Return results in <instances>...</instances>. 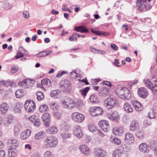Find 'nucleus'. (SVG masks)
<instances>
[{
	"mask_svg": "<svg viewBox=\"0 0 157 157\" xmlns=\"http://www.w3.org/2000/svg\"><path fill=\"white\" fill-rule=\"evenodd\" d=\"M44 142L48 147H52L56 146L58 143L57 138L53 136H48L44 140Z\"/></svg>",
	"mask_w": 157,
	"mask_h": 157,
	"instance_id": "1",
	"label": "nucleus"
},
{
	"mask_svg": "<svg viewBox=\"0 0 157 157\" xmlns=\"http://www.w3.org/2000/svg\"><path fill=\"white\" fill-rule=\"evenodd\" d=\"M71 86L70 82L66 79L61 81L59 84V88L64 92L69 93L71 90Z\"/></svg>",
	"mask_w": 157,
	"mask_h": 157,
	"instance_id": "2",
	"label": "nucleus"
},
{
	"mask_svg": "<svg viewBox=\"0 0 157 157\" xmlns=\"http://www.w3.org/2000/svg\"><path fill=\"white\" fill-rule=\"evenodd\" d=\"M26 111L29 113H32L36 109V104L32 100H27L24 105Z\"/></svg>",
	"mask_w": 157,
	"mask_h": 157,
	"instance_id": "3",
	"label": "nucleus"
},
{
	"mask_svg": "<svg viewBox=\"0 0 157 157\" xmlns=\"http://www.w3.org/2000/svg\"><path fill=\"white\" fill-rule=\"evenodd\" d=\"M118 104L117 101L115 98H109L105 101L106 107L108 110L114 108Z\"/></svg>",
	"mask_w": 157,
	"mask_h": 157,
	"instance_id": "4",
	"label": "nucleus"
},
{
	"mask_svg": "<svg viewBox=\"0 0 157 157\" xmlns=\"http://www.w3.org/2000/svg\"><path fill=\"white\" fill-rule=\"evenodd\" d=\"M61 103L64 107L69 109H71L75 106V102L70 98H66L65 99L62 101Z\"/></svg>",
	"mask_w": 157,
	"mask_h": 157,
	"instance_id": "5",
	"label": "nucleus"
},
{
	"mask_svg": "<svg viewBox=\"0 0 157 157\" xmlns=\"http://www.w3.org/2000/svg\"><path fill=\"white\" fill-rule=\"evenodd\" d=\"M144 82L145 86L148 88H150L154 94L157 92V81L155 80V84L151 83L149 79H144Z\"/></svg>",
	"mask_w": 157,
	"mask_h": 157,
	"instance_id": "6",
	"label": "nucleus"
},
{
	"mask_svg": "<svg viewBox=\"0 0 157 157\" xmlns=\"http://www.w3.org/2000/svg\"><path fill=\"white\" fill-rule=\"evenodd\" d=\"M90 113L93 116H98L103 114V111L99 107H91L90 109Z\"/></svg>",
	"mask_w": 157,
	"mask_h": 157,
	"instance_id": "7",
	"label": "nucleus"
},
{
	"mask_svg": "<svg viewBox=\"0 0 157 157\" xmlns=\"http://www.w3.org/2000/svg\"><path fill=\"white\" fill-rule=\"evenodd\" d=\"M73 120L75 122L81 123L84 119V116L82 114L78 112L73 113L72 114Z\"/></svg>",
	"mask_w": 157,
	"mask_h": 157,
	"instance_id": "8",
	"label": "nucleus"
},
{
	"mask_svg": "<svg viewBox=\"0 0 157 157\" xmlns=\"http://www.w3.org/2000/svg\"><path fill=\"white\" fill-rule=\"evenodd\" d=\"M7 143L9 146L10 148L12 150H15L17 148L19 143L18 141L16 139H12L8 140Z\"/></svg>",
	"mask_w": 157,
	"mask_h": 157,
	"instance_id": "9",
	"label": "nucleus"
},
{
	"mask_svg": "<svg viewBox=\"0 0 157 157\" xmlns=\"http://www.w3.org/2000/svg\"><path fill=\"white\" fill-rule=\"evenodd\" d=\"M137 93L140 98H145L148 95V92L147 89L144 87H140L138 89Z\"/></svg>",
	"mask_w": 157,
	"mask_h": 157,
	"instance_id": "10",
	"label": "nucleus"
},
{
	"mask_svg": "<svg viewBox=\"0 0 157 157\" xmlns=\"http://www.w3.org/2000/svg\"><path fill=\"white\" fill-rule=\"evenodd\" d=\"M98 125L101 129L104 132H106L109 129V124L106 121L103 120L98 123Z\"/></svg>",
	"mask_w": 157,
	"mask_h": 157,
	"instance_id": "11",
	"label": "nucleus"
},
{
	"mask_svg": "<svg viewBox=\"0 0 157 157\" xmlns=\"http://www.w3.org/2000/svg\"><path fill=\"white\" fill-rule=\"evenodd\" d=\"M51 118V115L49 113H44L41 117L44 124L47 127L50 125Z\"/></svg>",
	"mask_w": 157,
	"mask_h": 157,
	"instance_id": "12",
	"label": "nucleus"
},
{
	"mask_svg": "<svg viewBox=\"0 0 157 157\" xmlns=\"http://www.w3.org/2000/svg\"><path fill=\"white\" fill-rule=\"evenodd\" d=\"M29 119L33 123L34 126L36 127L39 126L41 124L40 119L35 115L30 116L29 118Z\"/></svg>",
	"mask_w": 157,
	"mask_h": 157,
	"instance_id": "13",
	"label": "nucleus"
},
{
	"mask_svg": "<svg viewBox=\"0 0 157 157\" xmlns=\"http://www.w3.org/2000/svg\"><path fill=\"white\" fill-rule=\"evenodd\" d=\"M74 133L78 138H81L83 136L81 127L79 125H75L74 126Z\"/></svg>",
	"mask_w": 157,
	"mask_h": 157,
	"instance_id": "14",
	"label": "nucleus"
},
{
	"mask_svg": "<svg viewBox=\"0 0 157 157\" xmlns=\"http://www.w3.org/2000/svg\"><path fill=\"white\" fill-rule=\"evenodd\" d=\"M107 116L110 120L113 121H118L120 117L118 113L116 111H114L112 114L107 113Z\"/></svg>",
	"mask_w": 157,
	"mask_h": 157,
	"instance_id": "15",
	"label": "nucleus"
},
{
	"mask_svg": "<svg viewBox=\"0 0 157 157\" xmlns=\"http://www.w3.org/2000/svg\"><path fill=\"white\" fill-rule=\"evenodd\" d=\"M95 157H106V152L104 150L98 148L94 151Z\"/></svg>",
	"mask_w": 157,
	"mask_h": 157,
	"instance_id": "16",
	"label": "nucleus"
},
{
	"mask_svg": "<svg viewBox=\"0 0 157 157\" xmlns=\"http://www.w3.org/2000/svg\"><path fill=\"white\" fill-rule=\"evenodd\" d=\"M132 103L136 111H140L143 110V106L138 101H132Z\"/></svg>",
	"mask_w": 157,
	"mask_h": 157,
	"instance_id": "17",
	"label": "nucleus"
},
{
	"mask_svg": "<svg viewBox=\"0 0 157 157\" xmlns=\"http://www.w3.org/2000/svg\"><path fill=\"white\" fill-rule=\"evenodd\" d=\"M9 108L8 104L6 102H3L0 105V111L2 114H4L7 112Z\"/></svg>",
	"mask_w": 157,
	"mask_h": 157,
	"instance_id": "18",
	"label": "nucleus"
},
{
	"mask_svg": "<svg viewBox=\"0 0 157 157\" xmlns=\"http://www.w3.org/2000/svg\"><path fill=\"white\" fill-rule=\"evenodd\" d=\"M114 135L121 136L124 133V128L121 127H114L113 129Z\"/></svg>",
	"mask_w": 157,
	"mask_h": 157,
	"instance_id": "19",
	"label": "nucleus"
},
{
	"mask_svg": "<svg viewBox=\"0 0 157 157\" xmlns=\"http://www.w3.org/2000/svg\"><path fill=\"white\" fill-rule=\"evenodd\" d=\"M73 30L80 33H88L89 32V29L83 26H75Z\"/></svg>",
	"mask_w": 157,
	"mask_h": 157,
	"instance_id": "20",
	"label": "nucleus"
},
{
	"mask_svg": "<svg viewBox=\"0 0 157 157\" xmlns=\"http://www.w3.org/2000/svg\"><path fill=\"white\" fill-rule=\"evenodd\" d=\"M31 131L29 129L25 130L22 132L20 135V138L22 140H26L30 135Z\"/></svg>",
	"mask_w": 157,
	"mask_h": 157,
	"instance_id": "21",
	"label": "nucleus"
},
{
	"mask_svg": "<svg viewBox=\"0 0 157 157\" xmlns=\"http://www.w3.org/2000/svg\"><path fill=\"white\" fill-rule=\"evenodd\" d=\"M139 124L138 122L136 120L132 121L130 127V129L132 131H134L139 128Z\"/></svg>",
	"mask_w": 157,
	"mask_h": 157,
	"instance_id": "22",
	"label": "nucleus"
},
{
	"mask_svg": "<svg viewBox=\"0 0 157 157\" xmlns=\"http://www.w3.org/2000/svg\"><path fill=\"white\" fill-rule=\"evenodd\" d=\"M79 149L81 152L86 155L90 154V151L88 147L85 145H82L80 146Z\"/></svg>",
	"mask_w": 157,
	"mask_h": 157,
	"instance_id": "23",
	"label": "nucleus"
},
{
	"mask_svg": "<svg viewBox=\"0 0 157 157\" xmlns=\"http://www.w3.org/2000/svg\"><path fill=\"white\" fill-rule=\"evenodd\" d=\"M125 88V87H123L120 89H118L116 90V95L122 99L124 100V95Z\"/></svg>",
	"mask_w": 157,
	"mask_h": 157,
	"instance_id": "24",
	"label": "nucleus"
},
{
	"mask_svg": "<svg viewBox=\"0 0 157 157\" xmlns=\"http://www.w3.org/2000/svg\"><path fill=\"white\" fill-rule=\"evenodd\" d=\"M61 92L59 90H53L51 91L50 95L52 97L58 98L61 96Z\"/></svg>",
	"mask_w": 157,
	"mask_h": 157,
	"instance_id": "25",
	"label": "nucleus"
},
{
	"mask_svg": "<svg viewBox=\"0 0 157 157\" xmlns=\"http://www.w3.org/2000/svg\"><path fill=\"white\" fill-rule=\"evenodd\" d=\"M52 52V50L42 51L36 55V56L39 57H43L48 56L51 54Z\"/></svg>",
	"mask_w": 157,
	"mask_h": 157,
	"instance_id": "26",
	"label": "nucleus"
},
{
	"mask_svg": "<svg viewBox=\"0 0 157 157\" xmlns=\"http://www.w3.org/2000/svg\"><path fill=\"white\" fill-rule=\"evenodd\" d=\"M90 31L93 33L97 36L104 35L107 36L109 34V33L107 32L102 31H99L94 30L93 28H91Z\"/></svg>",
	"mask_w": 157,
	"mask_h": 157,
	"instance_id": "27",
	"label": "nucleus"
},
{
	"mask_svg": "<svg viewBox=\"0 0 157 157\" xmlns=\"http://www.w3.org/2000/svg\"><path fill=\"white\" fill-rule=\"evenodd\" d=\"M147 145L145 143H142L140 144L139 147L140 150L144 153H148L149 150L147 148Z\"/></svg>",
	"mask_w": 157,
	"mask_h": 157,
	"instance_id": "28",
	"label": "nucleus"
},
{
	"mask_svg": "<svg viewBox=\"0 0 157 157\" xmlns=\"http://www.w3.org/2000/svg\"><path fill=\"white\" fill-rule=\"evenodd\" d=\"M42 85H45L46 87L49 88L52 86V84L50 80L48 78H45L41 81Z\"/></svg>",
	"mask_w": 157,
	"mask_h": 157,
	"instance_id": "29",
	"label": "nucleus"
},
{
	"mask_svg": "<svg viewBox=\"0 0 157 157\" xmlns=\"http://www.w3.org/2000/svg\"><path fill=\"white\" fill-rule=\"evenodd\" d=\"M109 93V89L106 87L101 88L98 92L99 95L102 96H105L108 95Z\"/></svg>",
	"mask_w": 157,
	"mask_h": 157,
	"instance_id": "30",
	"label": "nucleus"
},
{
	"mask_svg": "<svg viewBox=\"0 0 157 157\" xmlns=\"http://www.w3.org/2000/svg\"><path fill=\"white\" fill-rule=\"evenodd\" d=\"M134 137L133 135L130 133H126L125 135L124 139V141L126 142H129L130 141H133L134 140Z\"/></svg>",
	"mask_w": 157,
	"mask_h": 157,
	"instance_id": "31",
	"label": "nucleus"
},
{
	"mask_svg": "<svg viewBox=\"0 0 157 157\" xmlns=\"http://www.w3.org/2000/svg\"><path fill=\"white\" fill-rule=\"evenodd\" d=\"M57 129L55 126H51L46 130L47 133L51 134H55L57 132Z\"/></svg>",
	"mask_w": 157,
	"mask_h": 157,
	"instance_id": "32",
	"label": "nucleus"
},
{
	"mask_svg": "<svg viewBox=\"0 0 157 157\" xmlns=\"http://www.w3.org/2000/svg\"><path fill=\"white\" fill-rule=\"evenodd\" d=\"M124 110L128 113L132 112L133 109L131 105L128 102H126L124 105Z\"/></svg>",
	"mask_w": 157,
	"mask_h": 157,
	"instance_id": "33",
	"label": "nucleus"
},
{
	"mask_svg": "<svg viewBox=\"0 0 157 157\" xmlns=\"http://www.w3.org/2000/svg\"><path fill=\"white\" fill-rule=\"evenodd\" d=\"M23 106V105L20 102L16 103L14 108V111L16 113H20L21 112V109Z\"/></svg>",
	"mask_w": 157,
	"mask_h": 157,
	"instance_id": "34",
	"label": "nucleus"
},
{
	"mask_svg": "<svg viewBox=\"0 0 157 157\" xmlns=\"http://www.w3.org/2000/svg\"><path fill=\"white\" fill-rule=\"evenodd\" d=\"M90 102L93 104L98 103L99 102L98 97L94 94H92L90 95Z\"/></svg>",
	"mask_w": 157,
	"mask_h": 157,
	"instance_id": "35",
	"label": "nucleus"
},
{
	"mask_svg": "<svg viewBox=\"0 0 157 157\" xmlns=\"http://www.w3.org/2000/svg\"><path fill=\"white\" fill-rule=\"evenodd\" d=\"M45 136V134L43 131H42L36 133L35 135L36 139L40 140L44 138Z\"/></svg>",
	"mask_w": 157,
	"mask_h": 157,
	"instance_id": "36",
	"label": "nucleus"
},
{
	"mask_svg": "<svg viewBox=\"0 0 157 157\" xmlns=\"http://www.w3.org/2000/svg\"><path fill=\"white\" fill-rule=\"evenodd\" d=\"M125 89V90L124 95V100H127L130 98L131 97V94L130 90L127 88H126Z\"/></svg>",
	"mask_w": 157,
	"mask_h": 157,
	"instance_id": "37",
	"label": "nucleus"
},
{
	"mask_svg": "<svg viewBox=\"0 0 157 157\" xmlns=\"http://www.w3.org/2000/svg\"><path fill=\"white\" fill-rule=\"evenodd\" d=\"M122 152L120 149H117L114 151L112 154L113 157H120L121 156Z\"/></svg>",
	"mask_w": 157,
	"mask_h": 157,
	"instance_id": "38",
	"label": "nucleus"
},
{
	"mask_svg": "<svg viewBox=\"0 0 157 157\" xmlns=\"http://www.w3.org/2000/svg\"><path fill=\"white\" fill-rule=\"evenodd\" d=\"M37 99L39 101L42 100L44 98V94L41 91H39L36 92Z\"/></svg>",
	"mask_w": 157,
	"mask_h": 157,
	"instance_id": "39",
	"label": "nucleus"
},
{
	"mask_svg": "<svg viewBox=\"0 0 157 157\" xmlns=\"http://www.w3.org/2000/svg\"><path fill=\"white\" fill-rule=\"evenodd\" d=\"M15 93L16 97L17 98H20L24 95L23 89H19L16 90Z\"/></svg>",
	"mask_w": 157,
	"mask_h": 157,
	"instance_id": "40",
	"label": "nucleus"
},
{
	"mask_svg": "<svg viewBox=\"0 0 157 157\" xmlns=\"http://www.w3.org/2000/svg\"><path fill=\"white\" fill-rule=\"evenodd\" d=\"M48 105L45 104L41 105L39 108V111L42 113H44L46 111H48Z\"/></svg>",
	"mask_w": 157,
	"mask_h": 157,
	"instance_id": "41",
	"label": "nucleus"
},
{
	"mask_svg": "<svg viewBox=\"0 0 157 157\" xmlns=\"http://www.w3.org/2000/svg\"><path fill=\"white\" fill-rule=\"evenodd\" d=\"M87 127L89 131L92 132H96L97 130V127L94 124H89Z\"/></svg>",
	"mask_w": 157,
	"mask_h": 157,
	"instance_id": "42",
	"label": "nucleus"
},
{
	"mask_svg": "<svg viewBox=\"0 0 157 157\" xmlns=\"http://www.w3.org/2000/svg\"><path fill=\"white\" fill-rule=\"evenodd\" d=\"M21 128V126L20 124L17 123L15 125L14 132L15 135L17 134L20 132Z\"/></svg>",
	"mask_w": 157,
	"mask_h": 157,
	"instance_id": "43",
	"label": "nucleus"
},
{
	"mask_svg": "<svg viewBox=\"0 0 157 157\" xmlns=\"http://www.w3.org/2000/svg\"><path fill=\"white\" fill-rule=\"evenodd\" d=\"M90 90V87L88 86L86 87L84 89H82L80 90V92L81 94L83 96H86V94Z\"/></svg>",
	"mask_w": 157,
	"mask_h": 157,
	"instance_id": "44",
	"label": "nucleus"
},
{
	"mask_svg": "<svg viewBox=\"0 0 157 157\" xmlns=\"http://www.w3.org/2000/svg\"><path fill=\"white\" fill-rule=\"evenodd\" d=\"M50 108L53 110H56L59 108V106L58 104L55 102L52 103L50 104Z\"/></svg>",
	"mask_w": 157,
	"mask_h": 157,
	"instance_id": "45",
	"label": "nucleus"
},
{
	"mask_svg": "<svg viewBox=\"0 0 157 157\" xmlns=\"http://www.w3.org/2000/svg\"><path fill=\"white\" fill-rule=\"evenodd\" d=\"M62 138L64 139H67L70 138L71 136V134L67 132H63L61 135Z\"/></svg>",
	"mask_w": 157,
	"mask_h": 157,
	"instance_id": "46",
	"label": "nucleus"
},
{
	"mask_svg": "<svg viewBox=\"0 0 157 157\" xmlns=\"http://www.w3.org/2000/svg\"><path fill=\"white\" fill-rule=\"evenodd\" d=\"M77 36L76 33H74L72 34L71 36H70L69 37L68 39L70 41H74L75 40L77 41Z\"/></svg>",
	"mask_w": 157,
	"mask_h": 157,
	"instance_id": "47",
	"label": "nucleus"
},
{
	"mask_svg": "<svg viewBox=\"0 0 157 157\" xmlns=\"http://www.w3.org/2000/svg\"><path fill=\"white\" fill-rule=\"evenodd\" d=\"M2 84L4 86H12L13 85H16L15 83L10 81H3L2 82Z\"/></svg>",
	"mask_w": 157,
	"mask_h": 157,
	"instance_id": "48",
	"label": "nucleus"
},
{
	"mask_svg": "<svg viewBox=\"0 0 157 157\" xmlns=\"http://www.w3.org/2000/svg\"><path fill=\"white\" fill-rule=\"evenodd\" d=\"M142 10L143 11H146L148 10L151 8V6L148 3L144 4Z\"/></svg>",
	"mask_w": 157,
	"mask_h": 157,
	"instance_id": "49",
	"label": "nucleus"
},
{
	"mask_svg": "<svg viewBox=\"0 0 157 157\" xmlns=\"http://www.w3.org/2000/svg\"><path fill=\"white\" fill-rule=\"evenodd\" d=\"M136 136L138 138L142 139L144 138V134L142 132L138 131L136 133Z\"/></svg>",
	"mask_w": 157,
	"mask_h": 157,
	"instance_id": "50",
	"label": "nucleus"
},
{
	"mask_svg": "<svg viewBox=\"0 0 157 157\" xmlns=\"http://www.w3.org/2000/svg\"><path fill=\"white\" fill-rule=\"evenodd\" d=\"M101 80V79L99 78L92 79L91 80L92 85L93 86L97 85L98 82L100 81Z\"/></svg>",
	"mask_w": 157,
	"mask_h": 157,
	"instance_id": "51",
	"label": "nucleus"
},
{
	"mask_svg": "<svg viewBox=\"0 0 157 157\" xmlns=\"http://www.w3.org/2000/svg\"><path fill=\"white\" fill-rule=\"evenodd\" d=\"M156 115V113L155 110L154 109H152V112L149 113L148 114V116L149 118L151 119H153L155 118Z\"/></svg>",
	"mask_w": 157,
	"mask_h": 157,
	"instance_id": "52",
	"label": "nucleus"
},
{
	"mask_svg": "<svg viewBox=\"0 0 157 157\" xmlns=\"http://www.w3.org/2000/svg\"><path fill=\"white\" fill-rule=\"evenodd\" d=\"M13 117L11 115H9L6 119V122L7 124H10L12 122Z\"/></svg>",
	"mask_w": 157,
	"mask_h": 157,
	"instance_id": "53",
	"label": "nucleus"
},
{
	"mask_svg": "<svg viewBox=\"0 0 157 157\" xmlns=\"http://www.w3.org/2000/svg\"><path fill=\"white\" fill-rule=\"evenodd\" d=\"M27 79H25L19 82L18 83V85L21 86H24L27 85Z\"/></svg>",
	"mask_w": 157,
	"mask_h": 157,
	"instance_id": "54",
	"label": "nucleus"
},
{
	"mask_svg": "<svg viewBox=\"0 0 157 157\" xmlns=\"http://www.w3.org/2000/svg\"><path fill=\"white\" fill-rule=\"evenodd\" d=\"M44 157H55L52 153L49 151L45 152L44 155Z\"/></svg>",
	"mask_w": 157,
	"mask_h": 157,
	"instance_id": "55",
	"label": "nucleus"
},
{
	"mask_svg": "<svg viewBox=\"0 0 157 157\" xmlns=\"http://www.w3.org/2000/svg\"><path fill=\"white\" fill-rule=\"evenodd\" d=\"M112 142L117 145H119L121 143V140L118 138H113Z\"/></svg>",
	"mask_w": 157,
	"mask_h": 157,
	"instance_id": "56",
	"label": "nucleus"
},
{
	"mask_svg": "<svg viewBox=\"0 0 157 157\" xmlns=\"http://www.w3.org/2000/svg\"><path fill=\"white\" fill-rule=\"evenodd\" d=\"M144 4L141 1H140L138 0H137L136 5L137 6L140 8L141 10H142V7L144 5Z\"/></svg>",
	"mask_w": 157,
	"mask_h": 157,
	"instance_id": "57",
	"label": "nucleus"
},
{
	"mask_svg": "<svg viewBox=\"0 0 157 157\" xmlns=\"http://www.w3.org/2000/svg\"><path fill=\"white\" fill-rule=\"evenodd\" d=\"M23 56L24 55L23 53H20L18 52L17 53L16 55L15 56V58L16 59H19L23 57Z\"/></svg>",
	"mask_w": 157,
	"mask_h": 157,
	"instance_id": "58",
	"label": "nucleus"
},
{
	"mask_svg": "<svg viewBox=\"0 0 157 157\" xmlns=\"http://www.w3.org/2000/svg\"><path fill=\"white\" fill-rule=\"evenodd\" d=\"M102 84L103 85H105L110 87H111L112 86V84L109 81H104L102 82Z\"/></svg>",
	"mask_w": 157,
	"mask_h": 157,
	"instance_id": "59",
	"label": "nucleus"
},
{
	"mask_svg": "<svg viewBox=\"0 0 157 157\" xmlns=\"http://www.w3.org/2000/svg\"><path fill=\"white\" fill-rule=\"evenodd\" d=\"M26 51L23 47L20 46L18 48V52L20 53H25Z\"/></svg>",
	"mask_w": 157,
	"mask_h": 157,
	"instance_id": "60",
	"label": "nucleus"
},
{
	"mask_svg": "<svg viewBox=\"0 0 157 157\" xmlns=\"http://www.w3.org/2000/svg\"><path fill=\"white\" fill-rule=\"evenodd\" d=\"M96 132L98 135L100 137H103L105 136L104 133L99 129L97 130Z\"/></svg>",
	"mask_w": 157,
	"mask_h": 157,
	"instance_id": "61",
	"label": "nucleus"
},
{
	"mask_svg": "<svg viewBox=\"0 0 157 157\" xmlns=\"http://www.w3.org/2000/svg\"><path fill=\"white\" fill-rule=\"evenodd\" d=\"M77 74L75 71H72L70 72V76L71 78H75L77 77Z\"/></svg>",
	"mask_w": 157,
	"mask_h": 157,
	"instance_id": "62",
	"label": "nucleus"
},
{
	"mask_svg": "<svg viewBox=\"0 0 157 157\" xmlns=\"http://www.w3.org/2000/svg\"><path fill=\"white\" fill-rule=\"evenodd\" d=\"M18 70V68L16 67H12L11 69V71L12 73L14 74Z\"/></svg>",
	"mask_w": 157,
	"mask_h": 157,
	"instance_id": "63",
	"label": "nucleus"
},
{
	"mask_svg": "<svg viewBox=\"0 0 157 157\" xmlns=\"http://www.w3.org/2000/svg\"><path fill=\"white\" fill-rule=\"evenodd\" d=\"M13 150L8 148V152L9 157H14V156H12L13 153Z\"/></svg>",
	"mask_w": 157,
	"mask_h": 157,
	"instance_id": "64",
	"label": "nucleus"
}]
</instances>
